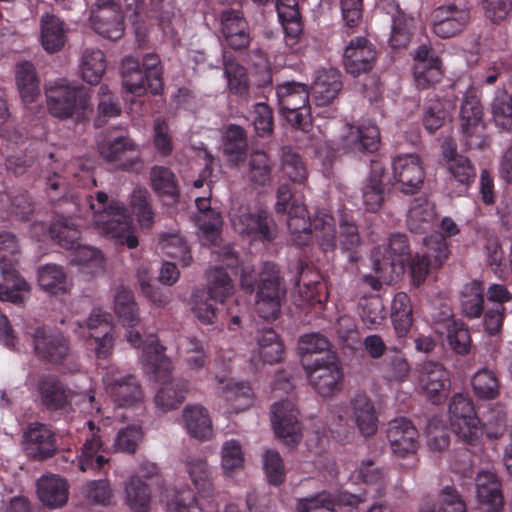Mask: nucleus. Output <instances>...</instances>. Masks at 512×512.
<instances>
[{"label": "nucleus", "instance_id": "1", "mask_svg": "<svg viewBox=\"0 0 512 512\" xmlns=\"http://www.w3.org/2000/svg\"><path fill=\"white\" fill-rule=\"evenodd\" d=\"M80 217H92L96 231L114 241L116 245H126L133 249L138 246V239L132 233L133 225L123 203L108 202V195L98 191L95 195H85L78 204Z\"/></svg>", "mask_w": 512, "mask_h": 512}, {"label": "nucleus", "instance_id": "2", "mask_svg": "<svg viewBox=\"0 0 512 512\" xmlns=\"http://www.w3.org/2000/svg\"><path fill=\"white\" fill-rule=\"evenodd\" d=\"M140 358L161 384L154 398L157 409L168 412L178 408L188 392V382L170 377L172 366L164 355V347L151 336L144 342Z\"/></svg>", "mask_w": 512, "mask_h": 512}, {"label": "nucleus", "instance_id": "3", "mask_svg": "<svg viewBox=\"0 0 512 512\" xmlns=\"http://www.w3.org/2000/svg\"><path fill=\"white\" fill-rule=\"evenodd\" d=\"M287 224L292 241L299 246L308 244L314 235L322 251H333L336 247L335 220L325 209L317 210L311 220L306 207L294 203L288 212Z\"/></svg>", "mask_w": 512, "mask_h": 512}, {"label": "nucleus", "instance_id": "4", "mask_svg": "<svg viewBox=\"0 0 512 512\" xmlns=\"http://www.w3.org/2000/svg\"><path fill=\"white\" fill-rule=\"evenodd\" d=\"M45 93L49 113L60 120H80L91 109L87 91L66 79L49 82Z\"/></svg>", "mask_w": 512, "mask_h": 512}, {"label": "nucleus", "instance_id": "5", "mask_svg": "<svg viewBox=\"0 0 512 512\" xmlns=\"http://www.w3.org/2000/svg\"><path fill=\"white\" fill-rule=\"evenodd\" d=\"M208 291H196L192 296V311L203 324H212L216 319V301L223 302L234 292L230 277L221 267H215L208 273Z\"/></svg>", "mask_w": 512, "mask_h": 512}, {"label": "nucleus", "instance_id": "6", "mask_svg": "<svg viewBox=\"0 0 512 512\" xmlns=\"http://www.w3.org/2000/svg\"><path fill=\"white\" fill-rule=\"evenodd\" d=\"M102 381L106 393L118 407H134L143 402V391L136 377L122 374L115 365L104 368Z\"/></svg>", "mask_w": 512, "mask_h": 512}, {"label": "nucleus", "instance_id": "7", "mask_svg": "<svg viewBox=\"0 0 512 512\" xmlns=\"http://www.w3.org/2000/svg\"><path fill=\"white\" fill-rule=\"evenodd\" d=\"M375 267L382 271V279L393 283L404 270V263L409 257V245L405 234H392L387 248H376L373 253Z\"/></svg>", "mask_w": 512, "mask_h": 512}, {"label": "nucleus", "instance_id": "8", "mask_svg": "<svg viewBox=\"0 0 512 512\" xmlns=\"http://www.w3.org/2000/svg\"><path fill=\"white\" fill-rule=\"evenodd\" d=\"M418 438V431L409 420L400 418L389 422L387 440L390 450L397 458L411 460V463L405 467L406 469H412L417 464Z\"/></svg>", "mask_w": 512, "mask_h": 512}, {"label": "nucleus", "instance_id": "9", "mask_svg": "<svg viewBox=\"0 0 512 512\" xmlns=\"http://www.w3.org/2000/svg\"><path fill=\"white\" fill-rule=\"evenodd\" d=\"M449 412L454 433L464 442L475 443L481 435V428L472 401L463 394H456L449 405Z\"/></svg>", "mask_w": 512, "mask_h": 512}, {"label": "nucleus", "instance_id": "10", "mask_svg": "<svg viewBox=\"0 0 512 512\" xmlns=\"http://www.w3.org/2000/svg\"><path fill=\"white\" fill-rule=\"evenodd\" d=\"M470 21V9L464 2H451L436 8L431 15L434 34L450 38L461 33Z\"/></svg>", "mask_w": 512, "mask_h": 512}, {"label": "nucleus", "instance_id": "11", "mask_svg": "<svg viewBox=\"0 0 512 512\" xmlns=\"http://www.w3.org/2000/svg\"><path fill=\"white\" fill-rule=\"evenodd\" d=\"M271 422L277 437L286 444L298 443L302 438V424L299 410L291 398L272 404Z\"/></svg>", "mask_w": 512, "mask_h": 512}, {"label": "nucleus", "instance_id": "12", "mask_svg": "<svg viewBox=\"0 0 512 512\" xmlns=\"http://www.w3.org/2000/svg\"><path fill=\"white\" fill-rule=\"evenodd\" d=\"M423 244L425 251L416 254L411 262V275L417 286L425 281L430 265L441 266L450 253L445 236L440 233L424 238Z\"/></svg>", "mask_w": 512, "mask_h": 512}, {"label": "nucleus", "instance_id": "13", "mask_svg": "<svg viewBox=\"0 0 512 512\" xmlns=\"http://www.w3.org/2000/svg\"><path fill=\"white\" fill-rule=\"evenodd\" d=\"M285 289L281 286L275 271L263 274L256 293L255 311L267 322L276 320L281 312Z\"/></svg>", "mask_w": 512, "mask_h": 512}, {"label": "nucleus", "instance_id": "14", "mask_svg": "<svg viewBox=\"0 0 512 512\" xmlns=\"http://www.w3.org/2000/svg\"><path fill=\"white\" fill-rule=\"evenodd\" d=\"M304 369L310 385L321 396H332L341 390L343 372L336 361L316 359Z\"/></svg>", "mask_w": 512, "mask_h": 512}, {"label": "nucleus", "instance_id": "15", "mask_svg": "<svg viewBox=\"0 0 512 512\" xmlns=\"http://www.w3.org/2000/svg\"><path fill=\"white\" fill-rule=\"evenodd\" d=\"M393 179L399 191L404 194L418 192L425 179V171L416 154H401L392 160Z\"/></svg>", "mask_w": 512, "mask_h": 512}, {"label": "nucleus", "instance_id": "16", "mask_svg": "<svg viewBox=\"0 0 512 512\" xmlns=\"http://www.w3.org/2000/svg\"><path fill=\"white\" fill-rule=\"evenodd\" d=\"M28 333L32 338L35 353L50 363L61 365L70 357L68 340L61 333L52 332L44 327L34 328Z\"/></svg>", "mask_w": 512, "mask_h": 512}, {"label": "nucleus", "instance_id": "17", "mask_svg": "<svg viewBox=\"0 0 512 512\" xmlns=\"http://www.w3.org/2000/svg\"><path fill=\"white\" fill-rule=\"evenodd\" d=\"M87 425L89 434L77 456V465L82 472L96 473L108 464L109 459L105 456L107 448L104 446L100 427L92 420L87 421Z\"/></svg>", "mask_w": 512, "mask_h": 512}, {"label": "nucleus", "instance_id": "18", "mask_svg": "<svg viewBox=\"0 0 512 512\" xmlns=\"http://www.w3.org/2000/svg\"><path fill=\"white\" fill-rule=\"evenodd\" d=\"M362 499L354 494L340 493L332 497L328 492H320L315 495L298 500V512H338L347 508L346 512H358L357 506Z\"/></svg>", "mask_w": 512, "mask_h": 512}, {"label": "nucleus", "instance_id": "19", "mask_svg": "<svg viewBox=\"0 0 512 512\" xmlns=\"http://www.w3.org/2000/svg\"><path fill=\"white\" fill-rule=\"evenodd\" d=\"M418 385L431 402L438 404L447 397L449 373L440 363L425 362L419 370Z\"/></svg>", "mask_w": 512, "mask_h": 512}, {"label": "nucleus", "instance_id": "20", "mask_svg": "<svg viewBox=\"0 0 512 512\" xmlns=\"http://www.w3.org/2000/svg\"><path fill=\"white\" fill-rule=\"evenodd\" d=\"M375 59V48L365 37L358 36L351 39L344 50L345 70L353 76L369 72L374 66Z\"/></svg>", "mask_w": 512, "mask_h": 512}, {"label": "nucleus", "instance_id": "21", "mask_svg": "<svg viewBox=\"0 0 512 512\" xmlns=\"http://www.w3.org/2000/svg\"><path fill=\"white\" fill-rule=\"evenodd\" d=\"M23 449L34 459L51 457L57 449L53 431L45 424L30 423L23 435Z\"/></svg>", "mask_w": 512, "mask_h": 512}, {"label": "nucleus", "instance_id": "22", "mask_svg": "<svg viewBox=\"0 0 512 512\" xmlns=\"http://www.w3.org/2000/svg\"><path fill=\"white\" fill-rule=\"evenodd\" d=\"M37 391L41 404L49 411L65 410L71 405L73 393L56 375H40Z\"/></svg>", "mask_w": 512, "mask_h": 512}, {"label": "nucleus", "instance_id": "23", "mask_svg": "<svg viewBox=\"0 0 512 512\" xmlns=\"http://www.w3.org/2000/svg\"><path fill=\"white\" fill-rule=\"evenodd\" d=\"M123 17L119 6L113 1L98 5L91 13L93 30L104 38L117 40L123 35Z\"/></svg>", "mask_w": 512, "mask_h": 512}, {"label": "nucleus", "instance_id": "24", "mask_svg": "<svg viewBox=\"0 0 512 512\" xmlns=\"http://www.w3.org/2000/svg\"><path fill=\"white\" fill-rule=\"evenodd\" d=\"M221 35L233 50H245L251 42L248 22L237 10H226L221 15Z\"/></svg>", "mask_w": 512, "mask_h": 512}, {"label": "nucleus", "instance_id": "25", "mask_svg": "<svg viewBox=\"0 0 512 512\" xmlns=\"http://www.w3.org/2000/svg\"><path fill=\"white\" fill-rule=\"evenodd\" d=\"M380 142V132L376 125L371 123L360 126L346 125L341 136L342 148L346 151L374 152L377 150Z\"/></svg>", "mask_w": 512, "mask_h": 512}, {"label": "nucleus", "instance_id": "26", "mask_svg": "<svg viewBox=\"0 0 512 512\" xmlns=\"http://www.w3.org/2000/svg\"><path fill=\"white\" fill-rule=\"evenodd\" d=\"M216 379L219 383L218 394L227 403L230 413L237 414L252 406L254 393L247 382L218 376Z\"/></svg>", "mask_w": 512, "mask_h": 512}, {"label": "nucleus", "instance_id": "27", "mask_svg": "<svg viewBox=\"0 0 512 512\" xmlns=\"http://www.w3.org/2000/svg\"><path fill=\"white\" fill-rule=\"evenodd\" d=\"M231 222L236 232L254 239L271 240L275 237L274 228L266 216L252 214L247 208L241 207L231 215Z\"/></svg>", "mask_w": 512, "mask_h": 512}, {"label": "nucleus", "instance_id": "28", "mask_svg": "<svg viewBox=\"0 0 512 512\" xmlns=\"http://www.w3.org/2000/svg\"><path fill=\"white\" fill-rule=\"evenodd\" d=\"M185 468L200 498L213 508L215 488L212 469L206 459L201 456H189L185 461Z\"/></svg>", "mask_w": 512, "mask_h": 512}, {"label": "nucleus", "instance_id": "29", "mask_svg": "<svg viewBox=\"0 0 512 512\" xmlns=\"http://www.w3.org/2000/svg\"><path fill=\"white\" fill-rule=\"evenodd\" d=\"M347 413L364 437L377 432L378 416L374 403L367 395L358 394L352 398Z\"/></svg>", "mask_w": 512, "mask_h": 512}, {"label": "nucleus", "instance_id": "30", "mask_svg": "<svg viewBox=\"0 0 512 512\" xmlns=\"http://www.w3.org/2000/svg\"><path fill=\"white\" fill-rule=\"evenodd\" d=\"M39 40L43 49L54 54L65 46L67 41V28L65 23L56 15L46 12L40 17Z\"/></svg>", "mask_w": 512, "mask_h": 512}, {"label": "nucleus", "instance_id": "31", "mask_svg": "<svg viewBox=\"0 0 512 512\" xmlns=\"http://www.w3.org/2000/svg\"><path fill=\"white\" fill-rule=\"evenodd\" d=\"M101 156L111 162L119 161L123 168H128L138 161L136 145L127 137L108 138L98 142Z\"/></svg>", "mask_w": 512, "mask_h": 512}, {"label": "nucleus", "instance_id": "32", "mask_svg": "<svg viewBox=\"0 0 512 512\" xmlns=\"http://www.w3.org/2000/svg\"><path fill=\"white\" fill-rule=\"evenodd\" d=\"M341 75L336 69L317 71L311 86L313 100L317 106H326L333 102L342 88Z\"/></svg>", "mask_w": 512, "mask_h": 512}, {"label": "nucleus", "instance_id": "33", "mask_svg": "<svg viewBox=\"0 0 512 512\" xmlns=\"http://www.w3.org/2000/svg\"><path fill=\"white\" fill-rule=\"evenodd\" d=\"M182 422L187 433L195 439L205 441L213 435L210 415L202 405H187L182 411Z\"/></svg>", "mask_w": 512, "mask_h": 512}, {"label": "nucleus", "instance_id": "34", "mask_svg": "<svg viewBox=\"0 0 512 512\" xmlns=\"http://www.w3.org/2000/svg\"><path fill=\"white\" fill-rule=\"evenodd\" d=\"M482 106L477 91L469 87L464 94L460 107V127L464 135L470 137L482 130Z\"/></svg>", "mask_w": 512, "mask_h": 512}, {"label": "nucleus", "instance_id": "35", "mask_svg": "<svg viewBox=\"0 0 512 512\" xmlns=\"http://www.w3.org/2000/svg\"><path fill=\"white\" fill-rule=\"evenodd\" d=\"M385 167L379 161H372L370 174L361 188L362 201L367 211H377L383 202Z\"/></svg>", "mask_w": 512, "mask_h": 512}, {"label": "nucleus", "instance_id": "36", "mask_svg": "<svg viewBox=\"0 0 512 512\" xmlns=\"http://www.w3.org/2000/svg\"><path fill=\"white\" fill-rule=\"evenodd\" d=\"M475 482L479 501L488 506V512H499L503 507V496L496 474L490 470H481Z\"/></svg>", "mask_w": 512, "mask_h": 512}, {"label": "nucleus", "instance_id": "37", "mask_svg": "<svg viewBox=\"0 0 512 512\" xmlns=\"http://www.w3.org/2000/svg\"><path fill=\"white\" fill-rule=\"evenodd\" d=\"M284 347L276 332L269 328L258 332L252 351L253 362L273 364L282 359Z\"/></svg>", "mask_w": 512, "mask_h": 512}, {"label": "nucleus", "instance_id": "38", "mask_svg": "<svg viewBox=\"0 0 512 512\" xmlns=\"http://www.w3.org/2000/svg\"><path fill=\"white\" fill-rule=\"evenodd\" d=\"M150 184L158 197L167 204L178 201L180 191L175 174L167 167L154 166L150 170Z\"/></svg>", "mask_w": 512, "mask_h": 512}, {"label": "nucleus", "instance_id": "39", "mask_svg": "<svg viewBox=\"0 0 512 512\" xmlns=\"http://www.w3.org/2000/svg\"><path fill=\"white\" fill-rule=\"evenodd\" d=\"M279 111L306 109L309 102L307 86L300 82H284L276 87Z\"/></svg>", "mask_w": 512, "mask_h": 512}, {"label": "nucleus", "instance_id": "40", "mask_svg": "<svg viewBox=\"0 0 512 512\" xmlns=\"http://www.w3.org/2000/svg\"><path fill=\"white\" fill-rule=\"evenodd\" d=\"M37 493L43 504L51 508H57L66 503L68 486L59 476H43L37 482Z\"/></svg>", "mask_w": 512, "mask_h": 512}, {"label": "nucleus", "instance_id": "41", "mask_svg": "<svg viewBox=\"0 0 512 512\" xmlns=\"http://www.w3.org/2000/svg\"><path fill=\"white\" fill-rule=\"evenodd\" d=\"M0 274L4 284H0V301H7L14 304L24 302V294L30 290L29 284L18 273L10 267L0 266Z\"/></svg>", "mask_w": 512, "mask_h": 512}, {"label": "nucleus", "instance_id": "42", "mask_svg": "<svg viewBox=\"0 0 512 512\" xmlns=\"http://www.w3.org/2000/svg\"><path fill=\"white\" fill-rule=\"evenodd\" d=\"M124 496L125 504L131 512H148L150 510V489L138 475H131L124 482Z\"/></svg>", "mask_w": 512, "mask_h": 512}, {"label": "nucleus", "instance_id": "43", "mask_svg": "<svg viewBox=\"0 0 512 512\" xmlns=\"http://www.w3.org/2000/svg\"><path fill=\"white\" fill-rule=\"evenodd\" d=\"M37 281L42 290L53 295L67 292L71 285L63 267L54 263L37 269Z\"/></svg>", "mask_w": 512, "mask_h": 512}, {"label": "nucleus", "instance_id": "44", "mask_svg": "<svg viewBox=\"0 0 512 512\" xmlns=\"http://www.w3.org/2000/svg\"><path fill=\"white\" fill-rule=\"evenodd\" d=\"M122 83L127 93L135 96H143L149 88L144 71L137 59L127 56L122 61Z\"/></svg>", "mask_w": 512, "mask_h": 512}, {"label": "nucleus", "instance_id": "45", "mask_svg": "<svg viewBox=\"0 0 512 512\" xmlns=\"http://www.w3.org/2000/svg\"><path fill=\"white\" fill-rule=\"evenodd\" d=\"M435 216L433 203L426 198H415L407 215L408 227L413 233H422L430 227Z\"/></svg>", "mask_w": 512, "mask_h": 512}, {"label": "nucleus", "instance_id": "46", "mask_svg": "<svg viewBox=\"0 0 512 512\" xmlns=\"http://www.w3.org/2000/svg\"><path fill=\"white\" fill-rule=\"evenodd\" d=\"M391 320L397 336H406L413 323L411 300L406 293L399 292L394 296L391 306Z\"/></svg>", "mask_w": 512, "mask_h": 512}, {"label": "nucleus", "instance_id": "47", "mask_svg": "<svg viewBox=\"0 0 512 512\" xmlns=\"http://www.w3.org/2000/svg\"><path fill=\"white\" fill-rule=\"evenodd\" d=\"M490 113L495 126L501 131H512V95L501 89L495 92L490 103Z\"/></svg>", "mask_w": 512, "mask_h": 512}, {"label": "nucleus", "instance_id": "48", "mask_svg": "<svg viewBox=\"0 0 512 512\" xmlns=\"http://www.w3.org/2000/svg\"><path fill=\"white\" fill-rule=\"evenodd\" d=\"M247 150V139L244 129L230 125L224 135L223 151L230 163L238 166L243 162Z\"/></svg>", "mask_w": 512, "mask_h": 512}, {"label": "nucleus", "instance_id": "49", "mask_svg": "<svg viewBox=\"0 0 512 512\" xmlns=\"http://www.w3.org/2000/svg\"><path fill=\"white\" fill-rule=\"evenodd\" d=\"M247 179L255 186H264L271 181L272 164L263 150H253L248 157Z\"/></svg>", "mask_w": 512, "mask_h": 512}, {"label": "nucleus", "instance_id": "50", "mask_svg": "<svg viewBox=\"0 0 512 512\" xmlns=\"http://www.w3.org/2000/svg\"><path fill=\"white\" fill-rule=\"evenodd\" d=\"M16 84L21 98L26 103L33 102L40 94L39 82L35 68L30 62H22L16 66Z\"/></svg>", "mask_w": 512, "mask_h": 512}, {"label": "nucleus", "instance_id": "51", "mask_svg": "<svg viewBox=\"0 0 512 512\" xmlns=\"http://www.w3.org/2000/svg\"><path fill=\"white\" fill-rule=\"evenodd\" d=\"M106 69L104 53L99 49L87 48L83 51L80 63L81 75L84 81L97 84Z\"/></svg>", "mask_w": 512, "mask_h": 512}, {"label": "nucleus", "instance_id": "52", "mask_svg": "<svg viewBox=\"0 0 512 512\" xmlns=\"http://www.w3.org/2000/svg\"><path fill=\"white\" fill-rule=\"evenodd\" d=\"M50 235L65 249H74L80 240V231L77 225L67 217H59L51 224Z\"/></svg>", "mask_w": 512, "mask_h": 512}, {"label": "nucleus", "instance_id": "53", "mask_svg": "<svg viewBox=\"0 0 512 512\" xmlns=\"http://www.w3.org/2000/svg\"><path fill=\"white\" fill-rule=\"evenodd\" d=\"M360 317L367 329H379L386 320V310L382 298L372 296L364 299L361 303Z\"/></svg>", "mask_w": 512, "mask_h": 512}, {"label": "nucleus", "instance_id": "54", "mask_svg": "<svg viewBox=\"0 0 512 512\" xmlns=\"http://www.w3.org/2000/svg\"><path fill=\"white\" fill-rule=\"evenodd\" d=\"M483 302L480 282L472 281L464 286L461 293V308L467 317L478 318L483 311Z\"/></svg>", "mask_w": 512, "mask_h": 512}, {"label": "nucleus", "instance_id": "55", "mask_svg": "<svg viewBox=\"0 0 512 512\" xmlns=\"http://www.w3.org/2000/svg\"><path fill=\"white\" fill-rule=\"evenodd\" d=\"M223 66L229 90L240 96L245 95L248 91V82L244 67L226 53H223Z\"/></svg>", "mask_w": 512, "mask_h": 512}, {"label": "nucleus", "instance_id": "56", "mask_svg": "<svg viewBox=\"0 0 512 512\" xmlns=\"http://www.w3.org/2000/svg\"><path fill=\"white\" fill-rule=\"evenodd\" d=\"M471 385L473 392L480 399L491 400L499 394L500 385L495 373L485 368L473 375Z\"/></svg>", "mask_w": 512, "mask_h": 512}, {"label": "nucleus", "instance_id": "57", "mask_svg": "<svg viewBox=\"0 0 512 512\" xmlns=\"http://www.w3.org/2000/svg\"><path fill=\"white\" fill-rule=\"evenodd\" d=\"M447 168L451 178L460 186L459 194L465 192L475 180L476 169L465 156H457L451 159Z\"/></svg>", "mask_w": 512, "mask_h": 512}, {"label": "nucleus", "instance_id": "58", "mask_svg": "<svg viewBox=\"0 0 512 512\" xmlns=\"http://www.w3.org/2000/svg\"><path fill=\"white\" fill-rule=\"evenodd\" d=\"M281 171L284 177L296 184H304L308 171L298 154L291 149H284L281 159Z\"/></svg>", "mask_w": 512, "mask_h": 512}, {"label": "nucleus", "instance_id": "59", "mask_svg": "<svg viewBox=\"0 0 512 512\" xmlns=\"http://www.w3.org/2000/svg\"><path fill=\"white\" fill-rule=\"evenodd\" d=\"M159 248L168 257L177 259L182 266L191 263L190 250L184 239L177 234L163 235L159 240Z\"/></svg>", "mask_w": 512, "mask_h": 512}, {"label": "nucleus", "instance_id": "60", "mask_svg": "<svg viewBox=\"0 0 512 512\" xmlns=\"http://www.w3.org/2000/svg\"><path fill=\"white\" fill-rule=\"evenodd\" d=\"M144 433L139 425H128L119 430L115 436L113 449L115 452L134 454L142 442Z\"/></svg>", "mask_w": 512, "mask_h": 512}, {"label": "nucleus", "instance_id": "61", "mask_svg": "<svg viewBox=\"0 0 512 512\" xmlns=\"http://www.w3.org/2000/svg\"><path fill=\"white\" fill-rule=\"evenodd\" d=\"M244 466V454L238 441H226L221 448V467L225 475L231 476Z\"/></svg>", "mask_w": 512, "mask_h": 512}, {"label": "nucleus", "instance_id": "62", "mask_svg": "<svg viewBox=\"0 0 512 512\" xmlns=\"http://www.w3.org/2000/svg\"><path fill=\"white\" fill-rule=\"evenodd\" d=\"M447 340L450 347L458 354L468 353L471 345V338L468 329L461 321L448 319L445 322Z\"/></svg>", "mask_w": 512, "mask_h": 512}, {"label": "nucleus", "instance_id": "63", "mask_svg": "<svg viewBox=\"0 0 512 512\" xmlns=\"http://www.w3.org/2000/svg\"><path fill=\"white\" fill-rule=\"evenodd\" d=\"M168 512H209L204 511L194 492L190 489L176 491L167 501Z\"/></svg>", "mask_w": 512, "mask_h": 512}, {"label": "nucleus", "instance_id": "64", "mask_svg": "<svg viewBox=\"0 0 512 512\" xmlns=\"http://www.w3.org/2000/svg\"><path fill=\"white\" fill-rule=\"evenodd\" d=\"M121 107L117 98L109 90L108 86L99 88L98 116L95 120L97 126L104 125L110 118L120 114Z\"/></svg>", "mask_w": 512, "mask_h": 512}]
</instances>
